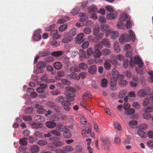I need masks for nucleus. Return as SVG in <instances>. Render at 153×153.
<instances>
[{
	"label": "nucleus",
	"instance_id": "obj_56",
	"mask_svg": "<svg viewBox=\"0 0 153 153\" xmlns=\"http://www.w3.org/2000/svg\"><path fill=\"white\" fill-rule=\"evenodd\" d=\"M52 146H55L56 147H57L63 145V143L62 142L59 141L57 143H52Z\"/></svg>",
	"mask_w": 153,
	"mask_h": 153
},
{
	"label": "nucleus",
	"instance_id": "obj_20",
	"mask_svg": "<svg viewBox=\"0 0 153 153\" xmlns=\"http://www.w3.org/2000/svg\"><path fill=\"white\" fill-rule=\"evenodd\" d=\"M46 66V63L44 62H39L37 65L36 68L38 69H43Z\"/></svg>",
	"mask_w": 153,
	"mask_h": 153
},
{
	"label": "nucleus",
	"instance_id": "obj_2",
	"mask_svg": "<svg viewBox=\"0 0 153 153\" xmlns=\"http://www.w3.org/2000/svg\"><path fill=\"white\" fill-rule=\"evenodd\" d=\"M143 104L144 106V110H145L146 111H152L153 107L149 103V98H146L145 99Z\"/></svg>",
	"mask_w": 153,
	"mask_h": 153
},
{
	"label": "nucleus",
	"instance_id": "obj_16",
	"mask_svg": "<svg viewBox=\"0 0 153 153\" xmlns=\"http://www.w3.org/2000/svg\"><path fill=\"white\" fill-rule=\"evenodd\" d=\"M148 92L145 89L140 90L137 93V96L140 97H143L147 95Z\"/></svg>",
	"mask_w": 153,
	"mask_h": 153
},
{
	"label": "nucleus",
	"instance_id": "obj_30",
	"mask_svg": "<svg viewBox=\"0 0 153 153\" xmlns=\"http://www.w3.org/2000/svg\"><path fill=\"white\" fill-rule=\"evenodd\" d=\"M102 55L101 51H96L95 50L94 53V54L95 57L94 60L96 61V59H99V57Z\"/></svg>",
	"mask_w": 153,
	"mask_h": 153
},
{
	"label": "nucleus",
	"instance_id": "obj_9",
	"mask_svg": "<svg viewBox=\"0 0 153 153\" xmlns=\"http://www.w3.org/2000/svg\"><path fill=\"white\" fill-rule=\"evenodd\" d=\"M75 97V94L74 93L68 92L67 93L66 95L65 99L69 102H73L74 100V97Z\"/></svg>",
	"mask_w": 153,
	"mask_h": 153
},
{
	"label": "nucleus",
	"instance_id": "obj_54",
	"mask_svg": "<svg viewBox=\"0 0 153 153\" xmlns=\"http://www.w3.org/2000/svg\"><path fill=\"white\" fill-rule=\"evenodd\" d=\"M63 62L65 64L68 65L70 62L69 58L66 56L63 59Z\"/></svg>",
	"mask_w": 153,
	"mask_h": 153
},
{
	"label": "nucleus",
	"instance_id": "obj_21",
	"mask_svg": "<svg viewBox=\"0 0 153 153\" xmlns=\"http://www.w3.org/2000/svg\"><path fill=\"white\" fill-rule=\"evenodd\" d=\"M145 112L143 114V117L145 119L148 120L151 118L152 117L151 114L149 113L152 111H146L145 110H144Z\"/></svg>",
	"mask_w": 153,
	"mask_h": 153
},
{
	"label": "nucleus",
	"instance_id": "obj_25",
	"mask_svg": "<svg viewBox=\"0 0 153 153\" xmlns=\"http://www.w3.org/2000/svg\"><path fill=\"white\" fill-rule=\"evenodd\" d=\"M137 134L140 137L145 138L146 137L147 134L144 131L139 130L137 132Z\"/></svg>",
	"mask_w": 153,
	"mask_h": 153
},
{
	"label": "nucleus",
	"instance_id": "obj_40",
	"mask_svg": "<svg viewBox=\"0 0 153 153\" xmlns=\"http://www.w3.org/2000/svg\"><path fill=\"white\" fill-rule=\"evenodd\" d=\"M50 52L49 51H45L43 52H40L39 53L40 56L41 57L46 56L50 55Z\"/></svg>",
	"mask_w": 153,
	"mask_h": 153
},
{
	"label": "nucleus",
	"instance_id": "obj_32",
	"mask_svg": "<svg viewBox=\"0 0 153 153\" xmlns=\"http://www.w3.org/2000/svg\"><path fill=\"white\" fill-rule=\"evenodd\" d=\"M124 113L127 115H131L134 113L135 112V110L134 108H130L125 110Z\"/></svg>",
	"mask_w": 153,
	"mask_h": 153
},
{
	"label": "nucleus",
	"instance_id": "obj_4",
	"mask_svg": "<svg viewBox=\"0 0 153 153\" xmlns=\"http://www.w3.org/2000/svg\"><path fill=\"white\" fill-rule=\"evenodd\" d=\"M119 40L121 44H123L125 42L129 41V34L126 33L122 34L119 37Z\"/></svg>",
	"mask_w": 153,
	"mask_h": 153
},
{
	"label": "nucleus",
	"instance_id": "obj_58",
	"mask_svg": "<svg viewBox=\"0 0 153 153\" xmlns=\"http://www.w3.org/2000/svg\"><path fill=\"white\" fill-rule=\"evenodd\" d=\"M83 32L86 34H89L91 32V30L88 27H85L83 29Z\"/></svg>",
	"mask_w": 153,
	"mask_h": 153
},
{
	"label": "nucleus",
	"instance_id": "obj_27",
	"mask_svg": "<svg viewBox=\"0 0 153 153\" xmlns=\"http://www.w3.org/2000/svg\"><path fill=\"white\" fill-rule=\"evenodd\" d=\"M110 61V60L107 59L104 61V65L105 68L108 70H109L111 68Z\"/></svg>",
	"mask_w": 153,
	"mask_h": 153
},
{
	"label": "nucleus",
	"instance_id": "obj_38",
	"mask_svg": "<svg viewBox=\"0 0 153 153\" xmlns=\"http://www.w3.org/2000/svg\"><path fill=\"white\" fill-rule=\"evenodd\" d=\"M73 40V38L71 36H67L65 37L62 40V42L64 43L69 42Z\"/></svg>",
	"mask_w": 153,
	"mask_h": 153
},
{
	"label": "nucleus",
	"instance_id": "obj_52",
	"mask_svg": "<svg viewBox=\"0 0 153 153\" xmlns=\"http://www.w3.org/2000/svg\"><path fill=\"white\" fill-rule=\"evenodd\" d=\"M114 128L117 130L119 131L121 129L120 124L117 122H115L114 123Z\"/></svg>",
	"mask_w": 153,
	"mask_h": 153
},
{
	"label": "nucleus",
	"instance_id": "obj_36",
	"mask_svg": "<svg viewBox=\"0 0 153 153\" xmlns=\"http://www.w3.org/2000/svg\"><path fill=\"white\" fill-rule=\"evenodd\" d=\"M119 35V33L117 31H114L112 32L111 34V38L113 39H115L117 38Z\"/></svg>",
	"mask_w": 153,
	"mask_h": 153
},
{
	"label": "nucleus",
	"instance_id": "obj_59",
	"mask_svg": "<svg viewBox=\"0 0 153 153\" xmlns=\"http://www.w3.org/2000/svg\"><path fill=\"white\" fill-rule=\"evenodd\" d=\"M71 77L76 80H78L79 79V75L76 73H73V74L71 75Z\"/></svg>",
	"mask_w": 153,
	"mask_h": 153
},
{
	"label": "nucleus",
	"instance_id": "obj_51",
	"mask_svg": "<svg viewBox=\"0 0 153 153\" xmlns=\"http://www.w3.org/2000/svg\"><path fill=\"white\" fill-rule=\"evenodd\" d=\"M89 10L90 13H92V12H96L97 10V7L95 6H91L89 8Z\"/></svg>",
	"mask_w": 153,
	"mask_h": 153
},
{
	"label": "nucleus",
	"instance_id": "obj_15",
	"mask_svg": "<svg viewBox=\"0 0 153 153\" xmlns=\"http://www.w3.org/2000/svg\"><path fill=\"white\" fill-rule=\"evenodd\" d=\"M39 148L37 145H33L30 148V150L32 153H37L39 151Z\"/></svg>",
	"mask_w": 153,
	"mask_h": 153
},
{
	"label": "nucleus",
	"instance_id": "obj_62",
	"mask_svg": "<svg viewBox=\"0 0 153 153\" xmlns=\"http://www.w3.org/2000/svg\"><path fill=\"white\" fill-rule=\"evenodd\" d=\"M51 132L54 135L58 137H59L61 135V134L59 132L55 130H51Z\"/></svg>",
	"mask_w": 153,
	"mask_h": 153
},
{
	"label": "nucleus",
	"instance_id": "obj_3",
	"mask_svg": "<svg viewBox=\"0 0 153 153\" xmlns=\"http://www.w3.org/2000/svg\"><path fill=\"white\" fill-rule=\"evenodd\" d=\"M100 140L102 142V146L103 148L106 150L109 149V147L111 145V142L109 139L107 138H101Z\"/></svg>",
	"mask_w": 153,
	"mask_h": 153
},
{
	"label": "nucleus",
	"instance_id": "obj_19",
	"mask_svg": "<svg viewBox=\"0 0 153 153\" xmlns=\"http://www.w3.org/2000/svg\"><path fill=\"white\" fill-rule=\"evenodd\" d=\"M103 44V45L108 48H110V44L109 40L107 39L104 38L101 41Z\"/></svg>",
	"mask_w": 153,
	"mask_h": 153
},
{
	"label": "nucleus",
	"instance_id": "obj_29",
	"mask_svg": "<svg viewBox=\"0 0 153 153\" xmlns=\"http://www.w3.org/2000/svg\"><path fill=\"white\" fill-rule=\"evenodd\" d=\"M114 47L115 51L117 53L120 52V50L119 43L117 42H115L114 43Z\"/></svg>",
	"mask_w": 153,
	"mask_h": 153
},
{
	"label": "nucleus",
	"instance_id": "obj_37",
	"mask_svg": "<svg viewBox=\"0 0 153 153\" xmlns=\"http://www.w3.org/2000/svg\"><path fill=\"white\" fill-rule=\"evenodd\" d=\"M124 49L127 53H131L132 51V48L129 45H126L124 47Z\"/></svg>",
	"mask_w": 153,
	"mask_h": 153
},
{
	"label": "nucleus",
	"instance_id": "obj_42",
	"mask_svg": "<svg viewBox=\"0 0 153 153\" xmlns=\"http://www.w3.org/2000/svg\"><path fill=\"white\" fill-rule=\"evenodd\" d=\"M130 136H126L123 137V143L124 144H128L129 143Z\"/></svg>",
	"mask_w": 153,
	"mask_h": 153
},
{
	"label": "nucleus",
	"instance_id": "obj_44",
	"mask_svg": "<svg viewBox=\"0 0 153 153\" xmlns=\"http://www.w3.org/2000/svg\"><path fill=\"white\" fill-rule=\"evenodd\" d=\"M108 84V80L104 78L101 80V86L103 88L106 87Z\"/></svg>",
	"mask_w": 153,
	"mask_h": 153
},
{
	"label": "nucleus",
	"instance_id": "obj_26",
	"mask_svg": "<svg viewBox=\"0 0 153 153\" xmlns=\"http://www.w3.org/2000/svg\"><path fill=\"white\" fill-rule=\"evenodd\" d=\"M117 79V78H111L110 80V84L111 86L114 87L116 85Z\"/></svg>",
	"mask_w": 153,
	"mask_h": 153
},
{
	"label": "nucleus",
	"instance_id": "obj_48",
	"mask_svg": "<svg viewBox=\"0 0 153 153\" xmlns=\"http://www.w3.org/2000/svg\"><path fill=\"white\" fill-rule=\"evenodd\" d=\"M127 81L123 79L120 80V81L119 82V85L122 86H125L127 85Z\"/></svg>",
	"mask_w": 153,
	"mask_h": 153
},
{
	"label": "nucleus",
	"instance_id": "obj_63",
	"mask_svg": "<svg viewBox=\"0 0 153 153\" xmlns=\"http://www.w3.org/2000/svg\"><path fill=\"white\" fill-rule=\"evenodd\" d=\"M82 48L83 49H86L89 46V43L88 42H82Z\"/></svg>",
	"mask_w": 153,
	"mask_h": 153
},
{
	"label": "nucleus",
	"instance_id": "obj_46",
	"mask_svg": "<svg viewBox=\"0 0 153 153\" xmlns=\"http://www.w3.org/2000/svg\"><path fill=\"white\" fill-rule=\"evenodd\" d=\"M79 70V68L78 67L71 66L70 68V70L71 72L72 73H74L75 72L78 71Z\"/></svg>",
	"mask_w": 153,
	"mask_h": 153
},
{
	"label": "nucleus",
	"instance_id": "obj_22",
	"mask_svg": "<svg viewBox=\"0 0 153 153\" xmlns=\"http://www.w3.org/2000/svg\"><path fill=\"white\" fill-rule=\"evenodd\" d=\"M103 47V44L100 41L99 43H97L95 44L94 48L95 50L96 51H100V50Z\"/></svg>",
	"mask_w": 153,
	"mask_h": 153
},
{
	"label": "nucleus",
	"instance_id": "obj_49",
	"mask_svg": "<svg viewBox=\"0 0 153 153\" xmlns=\"http://www.w3.org/2000/svg\"><path fill=\"white\" fill-rule=\"evenodd\" d=\"M40 79L41 81L47 83H49L50 82V80L48 79V77L46 76H42L41 78Z\"/></svg>",
	"mask_w": 153,
	"mask_h": 153
},
{
	"label": "nucleus",
	"instance_id": "obj_57",
	"mask_svg": "<svg viewBox=\"0 0 153 153\" xmlns=\"http://www.w3.org/2000/svg\"><path fill=\"white\" fill-rule=\"evenodd\" d=\"M68 27L67 24H63L59 28V30L60 31H63L65 30Z\"/></svg>",
	"mask_w": 153,
	"mask_h": 153
},
{
	"label": "nucleus",
	"instance_id": "obj_39",
	"mask_svg": "<svg viewBox=\"0 0 153 153\" xmlns=\"http://www.w3.org/2000/svg\"><path fill=\"white\" fill-rule=\"evenodd\" d=\"M79 7H76L73 9L71 11V13L72 15H76L79 11Z\"/></svg>",
	"mask_w": 153,
	"mask_h": 153
},
{
	"label": "nucleus",
	"instance_id": "obj_14",
	"mask_svg": "<svg viewBox=\"0 0 153 153\" xmlns=\"http://www.w3.org/2000/svg\"><path fill=\"white\" fill-rule=\"evenodd\" d=\"M46 126L49 128H53L56 127V124L54 122L49 121L46 123Z\"/></svg>",
	"mask_w": 153,
	"mask_h": 153
},
{
	"label": "nucleus",
	"instance_id": "obj_5",
	"mask_svg": "<svg viewBox=\"0 0 153 153\" xmlns=\"http://www.w3.org/2000/svg\"><path fill=\"white\" fill-rule=\"evenodd\" d=\"M101 30L102 32H104L105 33L106 36H108L111 34V32L109 26L107 24L102 25L101 27Z\"/></svg>",
	"mask_w": 153,
	"mask_h": 153
},
{
	"label": "nucleus",
	"instance_id": "obj_34",
	"mask_svg": "<svg viewBox=\"0 0 153 153\" xmlns=\"http://www.w3.org/2000/svg\"><path fill=\"white\" fill-rule=\"evenodd\" d=\"M36 30V31H37ZM41 38V35L39 33H38L37 31L35 32V34L33 36V39L34 41H39Z\"/></svg>",
	"mask_w": 153,
	"mask_h": 153
},
{
	"label": "nucleus",
	"instance_id": "obj_1",
	"mask_svg": "<svg viewBox=\"0 0 153 153\" xmlns=\"http://www.w3.org/2000/svg\"><path fill=\"white\" fill-rule=\"evenodd\" d=\"M134 62L138 66V67L136 68V69L137 73L140 74H143V69H142V67L143 66V63L141 59L138 55H137L135 57Z\"/></svg>",
	"mask_w": 153,
	"mask_h": 153
},
{
	"label": "nucleus",
	"instance_id": "obj_45",
	"mask_svg": "<svg viewBox=\"0 0 153 153\" xmlns=\"http://www.w3.org/2000/svg\"><path fill=\"white\" fill-rule=\"evenodd\" d=\"M81 16L80 18V21L83 22L87 19V16L85 14L82 13H80Z\"/></svg>",
	"mask_w": 153,
	"mask_h": 153
},
{
	"label": "nucleus",
	"instance_id": "obj_41",
	"mask_svg": "<svg viewBox=\"0 0 153 153\" xmlns=\"http://www.w3.org/2000/svg\"><path fill=\"white\" fill-rule=\"evenodd\" d=\"M76 32V30L75 28L71 29L68 32V35L69 36L72 37L75 35Z\"/></svg>",
	"mask_w": 153,
	"mask_h": 153
},
{
	"label": "nucleus",
	"instance_id": "obj_24",
	"mask_svg": "<svg viewBox=\"0 0 153 153\" xmlns=\"http://www.w3.org/2000/svg\"><path fill=\"white\" fill-rule=\"evenodd\" d=\"M128 19V16L126 14H122L119 18V21L124 22L127 19Z\"/></svg>",
	"mask_w": 153,
	"mask_h": 153
},
{
	"label": "nucleus",
	"instance_id": "obj_10",
	"mask_svg": "<svg viewBox=\"0 0 153 153\" xmlns=\"http://www.w3.org/2000/svg\"><path fill=\"white\" fill-rule=\"evenodd\" d=\"M58 32V30L56 29L51 30L50 32V34L51 35L53 36V37L54 39H57L61 37V35L57 34Z\"/></svg>",
	"mask_w": 153,
	"mask_h": 153
},
{
	"label": "nucleus",
	"instance_id": "obj_31",
	"mask_svg": "<svg viewBox=\"0 0 153 153\" xmlns=\"http://www.w3.org/2000/svg\"><path fill=\"white\" fill-rule=\"evenodd\" d=\"M128 33L129 34V38L130 39V41L131 40L134 42L135 39V34L131 30H129Z\"/></svg>",
	"mask_w": 153,
	"mask_h": 153
},
{
	"label": "nucleus",
	"instance_id": "obj_50",
	"mask_svg": "<svg viewBox=\"0 0 153 153\" xmlns=\"http://www.w3.org/2000/svg\"><path fill=\"white\" fill-rule=\"evenodd\" d=\"M63 136L65 138H70L71 137V133L68 131L64 132L63 133Z\"/></svg>",
	"mask_w": 153,
	"mask_h": 153
},
{
	"label": "nucleus",
	"instance_id": "obj_33",
	"mask_svg": "<svg viewBox=\"0 0 153 153\" xmlns=\"http://www.w3.org/2000/svg\"><path fill=\"white\" fill-rule=\"evenodd\" d=\"M53 66L56 69L60 70L62 67V63L59 62H57L53 64Z\"/></svg>",
	"mask_w": 153,
	"mask_h": 153
},
{
	"label": "nucleus",
	"instance_id": "obj_35",
	"mask_svg": "<svg viewBox=\"0 0 153 153\" xmlns=\"http://www.w3.org/2000/svg\"><path fill=\"white\" fill-rule=\"evenodd\" d=\"M112 74L113 76L111 77L112 78H117L118 79L119 77V74L118 72L115 69H113L112 71Z\"/></svg>",
	"mask_w": 153,
	"mask_h": 153
},
{
	"label": "nucleus",
	"instance_id": "obj_53",
	"mask_svg": "<svg viewBox=\"0 0 153 153\" xmlns=\"http://www.w3.org/2000/svg\"><path fill=\"white\" fill-rule=\"evenodd\" d=\"M102 52L105 55H108L111 53L110 50L108 49L105 48L103 49Z\"/></svg>",
	"mask_w": 153,
	"mask_h": 153
},
{
	"label": "nucleus",
	"instance_id": "obj_17",
	"mask_svg": "<svg viewBox=\"0 0 153 153\" xmlns=\"http://www.w3.org/2000/svg\"><path fill=\"white\" fill-rule=\"evenodd\" d=\"M56 128L58 131H66L68 129L66 126L62 124L57 125L56 126Z\"/></svg>",
	"mask_w": 153,
	"mask_h": 153
},
{
	"label": "nucleus",
	"instance_id": "obj_60",
	"mask_svg": "<svg viewBox=\"0 0 153 153\" xmlns=\"http://www.w3.org/2000/svg\"><path fill=\"white\" fill-rule=\"evenodd\" d=\"M79 67L82 70H85L87 69V66L86 64L82 63L79 64Z\"/></svg>",
	"mask_w": 153,
	"mask_h": 153
},
{
	"label": "nucleus",
	"instance_id": "obj_61",
	"mask_svg": "<svg viewBox=\"0 0 153 153\" xmlns=\"http://www.w3.org/2000/svg\"><path fill=\"white\" fill-rule=\"evenodd\" d=\"M126 91L124 90L120 91L119 95V97L120 98L122 99L126 95Z\"/></svg>",
	"mask_w": 153,
	"mask_h": 153
},
{
	"label": "nucleus",
	"instance_id": "obj_43",
	"mask_svg": "<svg viewBox=\"0 0 153 153\" xmlns=\"http://www.w3.org/2000/svg\"><path fill=\"white\" fill-rule=\"evenodd\" d=\"M62 54V52L61 51H56L52 52L51 55L52 56H59Z\"/></svg>",
	"mask_w": 153,
	"mask_h": 153
},
{
	"label": "nucleus",
	"instance_id": "obj_13",
	"mask_svg": "<svg viewBox=\"0 0 153 153\" xmlns=\"http://www.w3.org/2000/svg\"><path fill=\"white\" fill-rule=\"evenodd\" d=\"M110 61V63H111L114 67H116L117 66V60L115 56H112L111 58Z\"/></svg>",
	"mask_w": 153,
	"mask_h": 153
},
{
	"label": "nucleus",
	"instance_id": "obj_7",
	"mask_svg": "<svg viewBox=\"0 0 153 153\" xmlns=\"http://www.w3.org/2000/svg\"><path fill=\"white\" fill-rule=\"evenodd\" d=\"M31 128L33 129H38L42 128L43 126L42 123L37 122L35 123L33 122H31L30 123Z\"/></svg>",
	"mask_w": 153,
	"mask_h": 153
},
{
	"label": "nucleus",
	"instance_id": "obj_55",
	"mask_svg": "<svg viewBox=\"0 0 153 153\" xmlns=\"http://www.w3.org/2000/svg\"><path fill=\"white\" fill-rule=\"evenodd\" d=\"M117 26L119 29H123L125 27V25L123 22L119 21V22L117 24Z\"/></svg>",
	"mask_w": 153,
	"mask_h": 153
},
{
	"label": "nucleus",
	"instance_id": "obj_28",
	"mask_svg": "<svg viewBox=\"0 0 153 153\" xmlns=\"http://www.w3.org/2000/svg\"><path fill=\"white\" fill-rule=\"evenodd\" d=\"M65 89L67 91V93L68 92H72V93H75L76 92V89L73 87L71 86H68L65 87Z\"/></svg>",
	"mask_w": 153,
	"mask_h": 153
},
{
	"label": "nucleus",
	"instance_id": "obj_12",
	"mask_svg": "<svg viewBox=\"0 0 153 153\" xmlns=\"http://www.w3.org/2000/svg\"><path fill=\"white\" fill-rule=\"evenodd\" d=\"M97 68L95 65H91L90 66L88 69L89 72L91 74H95L97 71Z\"/></svg>",
	"mask_w": 153,
	"mask_h": 153
},
{
	"label": "nucleus",
	"instance_id": "obj_47",
	"mask_svg": "<svg viewBox=\"0 0 153 153\" xmlns=\"http://www.w3.org/2000/svg\"><path fill=\"white\" fill-rule=\"evenodd\" d=\"M26 139L27 138L25 137L21 138L19 141L20 144L22 145H26L27 144Z\"/></svg>",
	"mask_w": 153,
	"mask_h": 153
},
{
	"label": "nucleus",
	"instance_id": "obj_8",
	"mask_svg": "<svg viewBox=\"0 0 153 153\" xmlns=\"http://www.w3.org/2000/svg\"><path fill=\"white\" fill-rule=\"evenodd\" d=\"M56 102H61V105H65V104H70L68 102V101L65 100L63 96H61L60 97L56 98Z\"/></svg>",
	"mask_w": 153,
	"mask_h": 153
},
{
	"label": "nucleus",
	"instance_id": "obj_11",
	"mask_svg": "<svg viewBox=\"0 0 153 153\" xmlns=\"http://www.w3.org/2000/svg\"><path fill=\"white\" fill-rule=\"evenodd\" d=\"M74 150L73 148L71 146L67 145L64 146L62 150L64 153H68L72 152Z\"/></svg>",
	"mask_w": 153,
	"mask_h": 153
},
{
	"label": "nucleus",
	"instance_id": "obj_64",
	"mask_svg": "<svg viewBox=\"0 0 153 153\" xmlns=\"http://www.w3.org/2000/svg\"><path fill=\"white\" fill-rule=\"evenodd\" d=\"M99 20L100 22L102 23H105L106 22V19L103 16H100L99 18Z\"/></svg>",
	"mask_w": 153,
	"mask_h": 153
},
{
	"label": "nucleus",
	"instance_id": "obj_23",
	"mask_svg": "<svg viewBox=\"0 0 153 153\" xmlns=\"http://www.w3.org/2000/svg\"><path fill=\"white\" fill-rule=\"evenodd\" d=\"M35 121L38 122H43L45 121L44 117L40 115H37L34 117Z\"/></svg>",
	"mask_w": 153,
	"mask_h": 153
},
{
	"label": "nucleus",
	"instance_id": "obj_18",
	"mask_svg": "<svg viewBox=\"0 0 153 153\" xmlns=\"http://www.w3.org/2000/svg\"><path fill=\"white\" fill-rule=\"evenodd\" d=\"M117 15V13H110L107 14L106 17L108 19L110 20H111L116 19V18Z\"/></svg>",
	"mask_w": 153,
	"mask_h": 153
},
{
	"label": "nucleus",
	"instance_id": "obj_6",
	"mask_svg": "<svg viewBox=\"0 0 153 153\" xmlns=\"http://www.w3.org/2000/svg\"><path fill=\"white\" fill-rule=\"evenodd\" d=\"M85 35L84 33H81L76 37L75 42L76 43L81 44L84 41Z\"/></svg>",
	"mask_w": 153,
	"mask_h": 153
}]
</instances>
